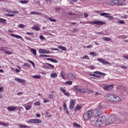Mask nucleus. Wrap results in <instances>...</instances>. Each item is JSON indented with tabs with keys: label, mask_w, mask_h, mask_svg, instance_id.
<instances>
[{
	"label": "nucleus",
	"mask_w": 128,
	"mask_h": 128,
	"mask_svg": "<svg viewBox=\"0 0 128 128\" xmlns=\"http://www.w3.org/2000/svg\"><path fill=\"white\" fill-rule=\"evenodd\" d=\"M47 60H49L50 62H54L55 64H58V62L56 60H54L52 58H47Z\"/></svg>",
	"instance_id": "aec40b11"
},
{
	"label": "nucleus",
	"mask_w": 128,
	"mask_h": 128,
	"mask_svg": "<svg viewBox=\"0 0 128 128\" xmlns=\"http://www.w3.org/2000/svg\"><path fill=\"white\" fill-rule=\"evenodd\" d=\"M29 122H30V124H36V119L30 120Z\"/></svg>",
	"instance_id": "37998d69"
},
{
	"label": "nucleus",
	"mask_w": 128,
	"mask_h": 128,
	"mask_svg": "<svg viewBox=\"0 0 128 128\" xmlns=\"http://www.w3.org/2000/svg\"><path fill=\"white\" fill-rule=\"evenodd\" d=\"M110 6H124V1L122 0H112L110 2Z\"/></svg>",
	"instance_id": "f03ea898"
},
{
	"label": "nucleus",
	"mask_w": 128,
	"mask_h": 128,
	"mask_svg": "<svg viewBox=\"0 0 128 128\" xmlns=\"http://www.w3.org/2000/svg\"><path fill=\"white\" fill-rule=\"evenodd\" d=\"M26 34H28V36H34V32H26Z\"/></svg>",
	"instance_id": "13d9d810"
},
{
	"label": "nucleus",
	"mask_w": 128,
	"mask_h": 128,
	"mask_svg": "<svg viewBox=\"0 0 128 128\" xmlns=\"http://www.w3.org/2000/svg\"><path fill=\"white\" fill-rule=\"evenodd\" d=\"M24 66H28V68H30V64H28V62H25L24 64Z\"/></svg>",
	"instance_id": "de8ad7c7"
},
{
	"label": "nucleus",
	"mask_w": 128,
	"mask_h": 128,
	"mask_svg": "<svg viewBox=\"0 0 128 128\" xmlns=\"http://www.w3.org/2000/svg\"><path fill=\"white\" fill-rule=\"evenodd\" d=\"M103 88L104 90H112L114 88V84L110 85L106 84L103 87Z\"/></svg>",
	"instance_id": "0eeeda50"
},
{
	"label": "nucleus",
	"mask_w": 128,
	"mask_h": 128,
	"mask_svg": "<svg viewBox=\"0 0 128 128\" xmlns=\"http://www.w3.org/2000/svg\"><path fill=\"white\" fill-rule=\"evenodd\" d=\"M102 40H106V42H110V40H112V38L108 37H104L102 38Z\"/></svg>",
	"instance_id": "c85d7f7f"
},
{
	"label": "nucleus",
	"mask_w": 128,
	"mask_h": 128,
	"mask_svg": "<svg viewBox=\"0 0 128 128\" xmlns=\"http://www.w3.org/2000/svg\"><path fill=\"white\" fill-rule=\"evenodd\" d=\"M40 102H36L34 103V106H40Z\"/></svg>",
	"instance_id": "a18cd8bd"
},
{
	"label": "nucleus",
	"mask_w": 128,
	"mask_h": 128,
	"mask_svg": "<svg viewBox=\"0 0 128 128\" xmlns=\"http://www.w3.org/2000/svg\"><path fill=\"white\" fill-rule=\"evenodd\" d=\"M30 108H32V106H28L25 108V109L26 110H30Z\"/></svg>",
	"instance_id": "49530a36"
},
{
	"label": "nucleus",
	"mask_w": 128,
	"mask_h": 128,
	"mask_svg": "<svg viewBox=\"0 0 128 128\" xmlns=\"http://www.w3.org/2000/svg\"><path fill=\"white\" fill-rule=\"evenodd\" d=\"M118 22H119V24H125L124 20H120L118 21Z\"/></svg>",
	"instance_id": "864d4df0"
},
{
	"label": "nucleus",
	"mask_w": 128,
	"mask_h": 128,
	"mask_svg": "<svg viewBox=\"0 0 128 128\" xmlns=\"http://www.w3.org/2000/svg\"><path fill=\"white\" fill-rule=\"evenodd\" d=\"M19 2H20V4H28V2H30V0H20Z\"/></svg>",
	"instance_id": "cd10ccee"
},
{
	"label": "nucleus",
	"mask_w": 128,
	"mask_h": 128,
	"mask_svg": "<svg viewBox=\"0 0 128 128\" xmlns=\"http://www.w3.org/2000/svg\"><path fill=\"white\" fill-rule=\"evenodd\" d=\"M0 24H6V20L2 18H0Z\"/></svg>",
	"instance_id": "bb28decb"
},
{
	"label": "nucleus",
	"mask_w": 128,
	"mask_h": 128,
	"mask_svg": "<svg viewBox=\"0 0 128 128\" xmlns=\"http://www.w3.org/2000/svg\"><path fill=\"white\" fill-rule=\"evenodd\" d=\"M28 62H30V64H32V66H33L34 68V66H36L34 65V62L30 60H28Z\"/></svg>",
	"instance_id": "052dcab7"
},
{
	"label": "nucleus",
	"mask_w": 128,
	"mask_h": 128,
	"mask_svg": "<svg viewBox=\"0 0 128 128\" xmlns=\"http://www.w3.org/2000/svg\"><path fill=\"white\" fill-rule=\"evenodd\" d=\"M92 110H88L87 112H86L83 118L84 120H90L92 118Z\"/></svg>",
	"instance_id": "20e7f679"
},
{
	"label": "nucleus",
	"mask_w": 128,
	"mask_h": 128,
	"mask_svg": "<svg viewBox=\"0 0 128 128\" xmlns=\"http://www.w3.org/2000/svg\"><path fill=\"white\" fill-rule=\"evenodd\" d=\"M90 54L91 56H98V53H96V52H90Z\"/></svg>",
	"instance_id": "ea45409f"
},
{
	"label": "nucleus",
	"mask_w": 128,
	"mask_h": 128,
	"mask_svg": "<svg viewBox=\"0 0 128 128\" xmlns=\"http://www.w3.org/2000/svg\"><path fill=\"white\" fill-rule=\"evenodd\" d=\"M60 92H62L64 94V92H66V89H64V88H60Z\"/></svg>",
	"instance_id": "5fc2aeb1"
},
{
	"label": "nucleus",
	"mask_w": 128,
	"mask_h": 128,
	"mask_svg": "<svg viewBox=\"0 0 128 128\" xmlns=\"http://www.w3.org/2000/svg\"><path fill=\"white\" fill-rule=\"evenodd\" d=\"M120 102V98L118 96H114L112 102Z\"/></svg>",
	"instance_id": "dca6fc26"
},
{
	"label": "nucleus",
	"mask_w": 128,
	"mask_h": 128,
	"mask_svg": "<svg viewBox=\"0 0 128 128\" xmlns=\"http://www.w3.org/2000/svg\"><path fill=\"white\" fill-rule=\"evenodd\" d=\"M10 36H12V38H20L21 40L24 41V38L21 36H20L19 35L14 34H10Z\"/></svg>",
	"instance_id": "ddd939ff"
},
{
	"label": "nucleus",
	"mask_w": 128,
	"mask_h": 128,
	"mask_svg": "<svg viewBox=\"0 0 128 128\" xmlns=\"http://www.w3.org/2000/svg\"><path fill=\"white\" fill-rule=\"evenodd\" d=\"M7 110L10 112H14V110H16V107L15 106H10L8 107Z\"/></svg>",
	"instance_id": "f3484780"
},
{
	"label": "nucleus",
	"mask_w": 128,
	"mask_h": 128,
	"mask_svg": "<svg viewBox=\"0 0 128 128\" xmlns=\"http://www.w3.org/2000/svg\"><path fill=\"white\" fill-rule=\"evenodd\" d=\"M99 120H101V122L104 124L106 122V117L105 116H102L99 118Z\"/></svg>",
	"instance_id": "a211bd4d"
},
{
	"label": "nucleus",
	"mask_w": 128,
	"mask_h": 128,
	"mask_svg": "<svg viewBox=\"0 0 128 128\" xmlns=\"http://www.w3.org/2000/svg\"><path fill=\"white\" fill-rule=\"evenodd\" d=\"M30 50L34 56H36V48H32Z\"/></svg>",
	"instance_id": "393cba45"
},
{
	"label": "nucleus",
	"mask_w": 128,
	"mask_h": 128,
	"mask_svg": "<svg viewBox=\"0 0 128 128\" xmlns=\"http://www.w3.org/2000/svg\"><path fill=\"white\" fill-rule=\"evenodd\" d=\"M65 84H66L68 86H72V81L68 80V81L65 82Z\"/></svg>",
	"instance_id": "a19ab883"
},
{
	"label": "nucleus",
	"mask_w": 128,
	"mask_h": 128,
	"mask_svg": "<svg viewBox=\"0 0 128 128\" xmlns=\"http://www.w3.org/2000/svg\"><path fill=\"white\" fill-rule=\"evenodd\" d=\"M42 122L40 119H35V124H42Z\"/></svg>",
	"instance_id": "58836bf2"
},
{
	"label": "nucleus",
	"mask_w": 128,
	"mask_h": 128,
	"mask_svg": "<svg viewBox=\"0 0 128 128\" xmlns=\"http://www.w3.org/2000/svg\"><path fill=\"white\" fill-rule=\"evenodd\" d=\"M80 24H98V26H102L106 24V22L100 21V20H94L93 22L92 21H86L84 23L82 22H80Z\"/></svg>",
	"instance_id": "f257e3e1"
},
{
	"label": "nucleus",
	"mask_w": 128,
	"mask_h": 128,
	"mask_svg": "<svg viewBox=\"0 0 128 128\" xmlns=\"http://www.w3.org/2000/svg\"><path fill=\"white\" fill-rule=\"evenodd\" d=\"M73 126H75L76 128H80V124L76 123V122H74Z\"/></svg>",
	"instance_id": "473e14b6"
},
{
	"label": "nucleus",
	"mask_w": 128,
	"mask_h": 128,
	"mask_svg": "<svg viewBox=\"0 0 128 128\" xmlns=\"http://www.w3.org/2000/svg\"><path fill=\"white\" fill-rule=\"evenodd\" d=\"M60 76H62V80H66V77L64 76V72H60Z\"/></svg>",
	"instance_id": "4c0bfd02"
},
{
	"label": "nucleus",
	"mask_w": 128,
	"mask_h": 128,
	"mask_svg": "<svg viewBox=\"0 0 128 128\" xmlns=\"http://www.w3.org/2000/svg\"><path fill=\"white\" fill-rule=\"evenodd\" d=\"M18 28H24V24H20L18 25Z\"/></svg>",
	"instance_id": "603ef678"
},
{
	"label": "nucleus",
	"mask_w": 128,
	"mask_h": 128,
	"mask_svg": "<svg viewBox=\"0 0 128 128\" xmlns=\"http://www.w3.org/2000/svg\"><path fill=\"white\" fill-rule=\"evenodd\" d=\"M114 95L110 94H108L106 96V100L109 102H112L114 101Z\"/></svg>",
	"instance_id": "423d86ee"
},
{
	"label": "nucleus",
	"mask_w": 128,
	"mask_h": 128,
	"mask_svg": "<svg viewBox=\"0 0 128 128\" xmlns=\"http://www.w3.org/2000/svg\"><path fill=\"white\" fill-rule=\"evenodd\" d=\"M6 16H14V14H6Z\"/></svg>",
	"instance_id": "680f3d73"
},
{
	"label": "nucleus",
	"mask_w": 128,
	"mask_h": 128,
	"mask_svg": "<svg viewBox=\"0 0 128 128\" xmlns=\"http://www.w3.org/2000/svg\"><path fill=\"white\" fill-rule=\"evenodd\" d=\"M84 58H87V60H90V58H88V56H85L82 58L81 60H84Z\"/></svg>",
	"instance_id": "bf43d9fd"
},
{
	"label": "nucleus",
	"mask_w": 128,
	"mask_h": 128,
	"mask_svg": "<svg viewBox=\"0 0 128 128\" xmlns=\"http://www.w3.org/2000/svg\"><path fill=\"white\" fill-rule=\"evenodd\" d=\"M79 92L80 94H84L86 92V90L84 89L80 88V90H79Z\"/></svg>",
	"instance_id": "c03bdc74"
},
{
	"label": "nucleus",
	"mask_w": 128,
	"mask_h": 128,
	"mask_svg": "<svg viewBox=\"0 0 128 128\" xmlns=\"http://www.w3.org/2000/svg\"><path fill=\"white\" fill-rule=\"evenodd\" d=\"M76 102L75 100H72L70 101V104L69 106V108L70 110H72L74 108Z\"/></svg>",
	"instance_id": "9d476101"
},
{
	"label": "nucleus",
	"mask_w": 128,
	"mask_h": 128,
	"mask_svg": "<svg viewBox=\"0 0 128 128\" xmlns=\"http://www.w3.org/2000/svg\"><path fill=\"white\" fill-rule=\"evenodd\" d=\"M84 18H88V13H84Z\"/></svg>",
	"instance_id": "69168bd1"
},
{
	"label": "nucleus",
	"mask_w": 128,
	"mask_h": 128,
	"mask_svg": "<svg viewBox=\"0 0 128 128\" xmlns=\"http://www.w3.org/2000/svg\"><path fill=\"white\" fill-rule=\"evenodd\" d=\"M33 78H36V79H38V78H42V76L40 75H34L32 76Z\"/></svg>",
	"instance_id": "2f4dec72"
},
{
	"label": "nucleus",
	"mask_w": 128,
	"mask_h": 128,
	"mask_svg": "<svg viewBox=\"0 0 128 128\" xmlns=\"http://www.w3.org/2000/svg\"><path fill=\"white\" fill-rule=\"evenodd\" d=\"M100 110H96L93 111L92 115L94 118H96L98 116H100Z\"/></svg>",
	"instance_id": "1a4fd4ad"
},
{
	"label": "nucleus",
	"mask_w": 128,
	"mask_h": 128,
	"mask_svg": "<svg viewBox=\"0 0 128 128\" xmlns=\"http://www.w3.org/2000/svg\"><path fill=\"white\" fill-rule=\"evenodd\" d=\"M46 64L48 66H50V68H54V66L50 63H46Z\"/></svg>",
	"instance_id": "09e8293b"
},
{
	"label": "nucleus",
	"mask_w": 128,
	"mask_h": 128,
	"mask_svg": "<svg viewBox=\"0 0 128 128\" xmlns=\"http://www.w3.org/2000/svg\"><path fill=\"white\" fill-rule=\"evenodd\" d=\"M0 126H8V124H6V123H4V122H0Z\"/></svg>",
	"instance_id": "79ce46f5"
},
{
	"label": "nucleus",
	"mask_w": 128,
	"mask_h": 128,
	"mask_svg": "<svg viewBox=\"0 0 128 128\" xmlns=\"http://www.w3.org/2000/svg\"><path fill=\"white\" fill-rule=\"evenodd\" d=\"M4 92V87L0 88V92Z\"/></svg>",
	"instance_id": "774afa93"
},
{
	"label": "nucleus",
	"mask_w": 128,
	"mask_h": 128,
	"mask_svg": "<svg viewBox=\"0 0 128 128\" xmlns=\"http://www.w3.org/2000/svg\"><path fill=\"white\" fill-rule=\"evenodd\" d=\"M39 52L40 54H50V50L42 49V48H40L39 50Z\"/></svg>",
	"instance_id": "2eb2a0df"
},
{
	"label": "nucleus",
	"mask_w": 128,
	"mask_h": 128,
	"mask_svg": "<svg viewBox=\"0 0 128 128\" xmlns=\"http://www.w3.org/2000/svg\"><path fill=\"white\" fill-rule=\"evenodd\" d=\"M18 126L20 128H28V126L26 125H22L20 124H18Z\"/></svg>",
	"instance_id": "e433bc0d"
},
{
	"label": "nucleus",
	"mask_w": 128,
	"mask_h": 128,
	"mask_svg": "<svg viewBox=\"0 0 128 128\" xmlns=\"http://www.w3.org/2000/svg\"><path fill=\"white\" fill-rule=\"evenodd\" d=\"M40 40H46V38H44V36H40Z\"/></svg>",
	"instance_id": "8fccbe9b"
},
{
	"label": "nucleus",
	"mask_w": 128,
	"mask_h": 128,
	"mask_svg": "<svg viewBox=\"0 0 128 128\" xmlns=\"http://www.w3.org/2000/svg\"><path fill=\"white\" fill-rule=\"evenodd\" d=\"M116 116L114 115H110L106 122V126H109V124H112L114 121L116 120Z\"/></svg>",
	"instance_id": "7ed1b4c3"
},
{
	"label": "nucleus",
	"mask_w": 128,
	"mask_h": 128,
	"mask_svg": "<svg viewBox=\"0 0 128 128\" xmlns=\"http://www.w3.org/2000/svg\"><path fill=\"white\" fill-rule=\"evenodd\" d=\"M64 94V96H70V93L68 92H66L65 91Z\"/></svg>",
	"instance_id": "4d7b16f0"
},
{
	"label": "nucleus",
	"mask_w": 128,
	"mask_h": 128,
	"mask_svg": "<svg viewBox=\"0 0 128 128\" xmlns=\"http://www.w3.org/2000/svg\"><path fill=\"white\" fill-rule=\"evenodd\" d=\"M5 54H12V52L10 51H6V52H5Z\"/></svg>",
	"instance_id": "3c124183"
},
{
	"label": "nucleus",
	"mask_w": 128,
	"mask_h": 128,
	"mask_svg": "<svg viewBox=\"0 0 128 128\" xmlns=\"http://www.w3.org/2000/svg\"><path fill=\"white\" fill-rule=\"evenodd\" d=\"M56 76H58V74L56 72L50 74V78H56Z\"/></svg>",
	"instance_id": "7c9ffc66"
},
{
	"label": "nucleus",
	"mask_w": 128,
	"mask_h": 128,
	"mask_svg": "<svg viewBox=\"0 0 128 128\" xmlns=\"http://www.w3.org/2000/svg\"><path fill=\"white\" fill-rule=\"evenodd\" d=\"M97 60L98 62H102V64H109L110 66V62L106 61V60L105 59L98 58H97Z\"/></svg>",
	"instance_id": "6e6552de"
},
{
	"label": "nucleus",
	"mask_w": 128,
	"mask_h": 128,
	"mask_svg": "<svg viewBox=\"0 0 128 128\" xmlns=\"http://www.w3.org/2000/svg\"><path fill=\"white\" fill-rule=\"evenodd\" d=\"M78 32V30L77 28H74L73 30V32Z\"/></svg>",
	"instance_id": "338daca9"
},
{
	"label": "nucleus",
	"mask_w": 128,
	"mask_h": 128,
	"mask_svg": "<svg viewBox=\"0 0 128 128\" xmlns=\"http://www.w3.org/2000/svg\"><path fill=\"white\" fill-rule=\"evenodd\" d=\"M80 88H78V86H75L74 87V92H80Z\"/></svg>",
	"instance_id": "f704fd0d"
},
{
	"label": "nucleus",
	"mask_w": 128,
	"mask_h": 128,
	"mask_svg": "<svg viewBox=\"0 0 128 128\" xmlns=\"http://www.w3.org/2000/svg\"><path fill=\"white\" fill-rule=\"evenodd\" d=\"M100 118H98L96 121L94 122V126H103V123L101 122V120H99Z\"/></svg>",
	"instance_id": "9b49d317"
},
{
	"label": "nucleus",
	"mask_w": 128,
	"mask_h": 128,
	"mask_svg": "<svg viewBox=\"0 0 128 128\" xmlns=\"http://www.w3.org/2000/svg\"><path fill=\"white\" fill-rule=\"evenodd\" d=\"M120 68H123L124 70H126V68H128V67H126V66H120Z\"/></svg>",
	"instance_id": "0e129e2a"
},
{
	"label": "nucleus",
	"mask_w": 128,
	"mask_h": 128,
	"mask_svg": "<svg viewBox=\"0 0 128 128\" xmlns=\"http://www.w3.org/2000/svg\"><path fill=\"white\" fill-rule=\"evenodd\" d=\"M94 74H100L101 76H106V73H102V72H100L98 71L94 72Z\"/></svg>",
	"instance_id": "b1692460"
},
{
	"label": "nucleus",
	"mask_w": 128,
	"mask_h": 128,
	"mask_svg": "<svg viewBox=\"0 0 128 128\" xmlns=\"http://www.w3.org/2000/svg\"><path fill=\"white\" fill-rule=\"evenodd\" d=\"M32 30H36V32H38L39 30H40V28L39 27H38L36 26H34L32 28Z\"/></svg>",
	"instance_id": "c756f323"
},
{
	"label": "nucleus",
	"mask_w": 128,
	"mask_h": 128,
	"mask_svg": "<svg viewBox=\"0 0 128 128\" xmlns=\"http://www.w3.org/2000/svg\"><path fill=\"white\" fill-rule=\"evenodd\" d=\"M48 20L52 22H56V19H54L50 17H48Z\"/></svg>",
	"instance_id": "72a5a7b5"
},
{
	"label": "nucleus",
	"mask_w": 128,
	"mask_h": 128,
	"mask_svg": "<svg viewBox=\"0 0 128 128\" xmlns=\"http://www.w3.org/2000/svg\"><path fill=\"white\" fill-rule=\"evenodd\" d=\"M68 80H72L76 79V76L74 75L72 73H70L68 74Z\"/></svg>",
	"instance_id": "f8f14e48"
},
{
	"label": "nucleus",
	"mask_w": 128,
	"mask_h": 128,
	"mask_svg": "<svg viewBox=\"0 0 128 128\" xmlns=\"http://www.w3.org/2000/svg\"><path fill=\"white\" fill-rule=\"evenodd\" d=\"M82 107L80 106H77L75 108V110H82Z\"/></svg>",
	"instance_id": "c9c22d12"
},
{
	"label": "nucleus",
	"mask_w": 128,
	"mask_h": 128,
	"mask_svg": "<svg viewBox=\"0 0 128 128\" xmlns=\"http://www.w3.org/2000/svg\"><path fill=\"white\" fill-rule=\"evenodd\" d=\"M63 108H64V110L66 112L67 114H70V112H68V107L66 103L63 104Z\"/></svg>",
	"instance_id": "6ab92c4d"
},
{
	"label": "nucleus",
	"mask_w": 128,
	"mask_h": 128,
	"mask_svg": "<svg viewBox=\"0 0 128 128\" xmlns=\"http://www.w3.org/2000/svg\"><path fill=\"white\" fill-rule=\"evenodd\" d=\"M30 14H40V16H42V13L36 12H30Z\"/></svg>",
	"instance_id": "a878e982"
},
{
	"label": "nucleus",
	"mask_w": 128,
	"mask_h": 128,
	"mask_svg": "<svg viewBox=\"0 0 128 128\" xmlns=\"http://www.w3.org/2000/svg\"><path fill=\"white\" fill-rule=\"evenodd\" d=\"M100 14L101 16H104V18H107L108 20H114V16H110V14L108 13L102 12Z\"/></svg>",
	"instance_id": "39448f33"
},
{
	"label": "nucleus",
	"mask_w": 128,
	"mask_h": 128,
	"mask_svg": "<svg viewBox=\"0 0 128 128\" xmlns=\"http://www.w3.org/2000/svg\"><path fill=\"white\" fill-rule=\"evenodd\" d=\"M124 122H128V113L124 115Z\"/></svg>",
	"instance_id": "412c9836"
},
{
	"label": "nucleus",
	"mask_w": 128,
	"mask_h": 128,
	"mask_svg": "<svg viewBox=\"0 0 128 128\" xmlns=\"http://www.w3.org/2000/svg\"><path fill=\"white\" fill-rule=\"evenodd\" d=\"M58 46L59 50H64V52H66V47L62 46Z\"/></svg>",
	"instance_id": "5701e85b"
},
{
	"label": "nucleus",
	"mask_w": 128,
	"mask_h": 128,
	"mask_svg": "<svg viewBox=\"0 0 128 128\" xmlns=\"http://www.w3.org/2000/svg\"><path fill=\"white\" fill-rule=\"evenodd\" d=\"M15 80L18 82H20V84L23 85H24V82H26V80H24L20 79V78H15Z\"/></svg>",
	"instance_id": "4468645a"
},
{
	"label": "nucleus",
	"mask_w": 128,
	"mask_h": 128,
	"mask_svg": "<svg viewBox=\"0 0 128 128\" xmlns=\"http://www.w3.org/2000/svg\"><path fill=\"white\" fill-rule=\"evenodd\" d=\"M128 18V16L126 14H124V15L122 16V18H124V19H126V18Z\"/></svg>",
	"instance_id": "6e6d98bb"
},
{
	"label": "nucleus",
	"mask_w": 128,
	"mask_h": 128,
	"mask_svg": "<svg viewBox=\"0 0 128 128\" xmlns=\"http://www.w3.org/2000/svg\"><path fill=\"white\" fill-rule=\"evenodd\" d=\"M46 102H50V100H46V99H44V103L46 104Z\"/></svg>",
	"instance_id": "e2e57ef3"
},
{
	"label": "nucleus",
	"mask_w": 128,
	"mask_h": 128,
	"mask_svg": "<svg viewBox=\"0 0 128 128\" xmlns=\"http://www.w3.org/2000/svg\"><path fill=\"white\" fill-rule=\"evenodd\" d=\"M89 76H94V78H100V75L96 74H90Z\"/></svg>",
	"instance_id": "4be33fe9"
}]
</instances>
